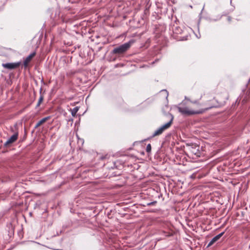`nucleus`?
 I'll return each instance as SVG.
<instances>
[{
  "mask_svg": "<svg viewBox=\"0 0 250 250\" xmlns=\"http://www.w3.org/2000/svg\"><path fill=\"white\" fill-rule=\"evenodd\" d=\"M151 146L150 144H148L146 146V151L147 152H149L151 151Z\"/></svg>",
  "mask_w": 250,
  "mask_h": 250,
  "instance_id": "nucleus-13",
  "label": "nucleus"
},
{
  "mask_svg": "<svg viewBox=\"0 0 250 250\" xmlns=\"http://www.w3.org/2000/svg\"><path fill=\"white\" fill-rule=\"evenodd\" d=\"M134 42V40H131L125 43L118 47L114 48L112 52L113 54L118 55L124 54L130 48V46Z\"/></svg>",
  "mask_w": 250,
  "mask_h": 250,
  "instance_id": "nucleus-2",
  "label": "nucleus"
},
{
  "mask_svg": "<svg viewBox=\"0 0 250 250\" xmlns=\"http://www.w3.org/2000/svg\"><path fill=\"white\" fill-rule=\"evenodd\" d=\"M156 203V201L152 202L147 204L148 206L154 205Z\"/></svg>",
  "mask_w": 250,
  "mask_h": 250,
  "instance_id": "nucleus-14",
  "label": "nucleus"
},
{
  "mask_svg": "<svg viewBox=\"0 0 250 250\" xmlns=\"http://www.w3.org/2000/svg\"><path fill=\"white\" fill-rule=\"evenodd\" d=\"M11 130L12 132H15L17 131V125H15L13 127H11Z\"/></svg>",
  "mask_w": 250,
  "mask_h": 250,
  "instance_id": "nucleus-12",
  "label": "nucleus"
},
{
  "mask_svg": "<svg viewBox=\"0 0 250 250\" xmlns=\"http://www.w3.org/2000/svg\"><path fill=\"white\" fill-rule=\"evenodd\" d=\"M228 21H231V18L230 17H228Z\"/></svg>",
  "mask_w": 250,
  "mask_h": 250,
  "instance_id": "nucleus-16",
  "label": "nucleus"
},
{
  "mask_svg": "<svg viewBox=\"0 0 250 250\" xmlns=\"http://www.w3.org/2000/svg\"><path fill=\"white\" fill-rule=\"evenodd\" d=\"M187 149L190 155H194L198 156L200 154L199 146H198L192 145L190 146H188Z\"/></svg>",
  "mask_w": 250,
  "mask_h": 250,
  "instance_id": "nucleus-4",
  "label": "nucleus"
},
{
  "mask_svg": "<svg viewBox=\"0 0 250 250\" xmlns=\"http://www.w3.org/2000/svg\"><path fill=\"white\" fill-rule=\"evenodd\" d=\"M79 107L78 106H76L71 110V114L73 117L76 116V113L79 110Z\"/></svg>",
  "mask_w": 250,
  "mask_h": 250,
  "instance_id": "nucleus-10",
  "label": "nucleus"
},
{
  "mask_svg": "<svg viewBox=\"0 0 250 250\" xmlns=\"http://www.w3.org/2000/svg\"><path fill=\"white\" fill-rule=\"evenodd\" d=\"M224 233V232L220 233V234H218L217 235L214 237L212 240L209 242V243L208 244V247L212 245L215 242L217 241Z\"/></svg>",
  "mask_w": 250,
  "mask_h": 250,
  "instance_id": "nucleus-8",
  "label": "nucleus"
},
{
  "mask_svg": "<svg viewBox=\"0 0 250 250\" xmlns=\"http://www.w3.org/2000/svg\"><path fill=\"white\" fill-rule=\"evenodd\" d=\"M36 52H34L28 56L23 62V65L25 67H26L28 63L30 62L32 58L35 56Z\"/></svg>",
  "mask_w": 250,
  "mask_h": 250,
  "instance_id": "nucleus-7",
  "label": "nucleus"
},
{
  "mask_svg": "<svg viewBox=\"0 0 250 250\" xmlns=\"http://www.w3.org/2000/svg\"><path fill=\"white\" fill-rule=\"evenodd\" d=\"M20 62L17 63H7L2 64V66L6 68L12 69L17 68L20 65Z\"/></svg>",
  "mask_w": 250,
  "mask_h": 250,
  "instance_id": "nucleus-6",
  "label": "nucleus"
},
{
  "mask_svg": "<svg viewBox=\"0 0 250 250\" xmlns=\"http://www.w3.org/2000/svg\"><path fill=\"white\" fill-rule=\"evenodd\" d=\"M50 118V116H48L45 118H42L40 121H39L35 125V128H37L40 126L41 125L44 123L46 121L49 120Z\"/></svg>",
  "mask_w": 250,
  "mask_h": 250,
  "instance_id": "nucleus-9",
  "label": "nucleus"
},
{
  "mask_svg": "<svg viewBox=\"0 0 250 250\" xmlns=\"http://www.w3.org/2000/svg\"><path fill=\"white\" fill-rule=\"evenodd\" d=\"M184 102H183L180 106H178L177 108L178 111L183 115L186 116H190L194 114H199L204 113L205 111L211 108V107H207L206 108H199L198 109H194L192 108H189L188 106H183Z\"/></svg>",
  "mask_w": 250,
  "mask_h": 250,
  "instance_id": "nucleus-1",
  "label": "nucleus"
},
{
  "mask_svg": "<svg viewBox=\"0 0 250 250\" xmlns=\"http://www.w3.org/2000/svg\"><path fill=\"white\" fill-rule=\"evenodd\" d=\"M43 100V97L42 95H41L39 99L38 100V102L37 104V106L38 107L41 104Z\"/></svg>",
  "mask_w": 250,
  "mask_h": 250,
  "instance_id": "nucleus-11",
  "label": "nucleus"
},
{
  "mask_svg": "<svg viewBox=\"0 0 250 250\" xmlns=\"http://www.w3.org/2000/svg\"><path fill=\"white\" fill-rule=\"evenodd\" d=\"M188 100L190 102V103H191L192 104H198V102L196 101H191L190 100H189V99H188Z\"/></svg>",
  "mask_w": 250,
  "mask_h": 250,
  "instance_id": "nucleus-15",
  "label": "nucleus"
},
{
  "mask_svg": "<svg viewBox=\"0 0 250 250\" xmlns=\"http://www.w3.org/2000/svg\"><path fill=\"white\" fill-rule=\"evenodd\" d=\"M167 116L169 119V121L167 123L165 124L158 129L155 130L153 134V137L161 135L164 130L168 129L171 125L174 118L172 114L169 113L167 114Z\"/></svg>",
  "mask_w": 250,
  "mask_h": 250,
  "instance_id": "nucleus-3",
  "label": "nucleus"
},
{
  "mask_svg": "<svg viewBox=\"0 0 250 250\" xmlns=\"http://www.w3.org/2000/svg\"><path fill=\"white\" fill-rule=\"evenodd\" d=\"M18 132L16 131L15 133L12 135L5 143L4 146H7L10 144H12L15 142L18 139Z\"/></svg>",
  "mask_w": 250,
  "mask_h": 250,
  "instance_id": "nucleus-5",
  "label": "nucleus"
}]
</instances>
